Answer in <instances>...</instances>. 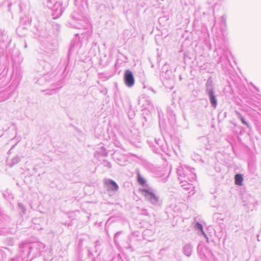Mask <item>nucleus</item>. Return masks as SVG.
Returning a JSON list of instances; mask_svg holds the SVG:
<instances>
[{
    "label": "nucleus",
    "instance_id": "nucleus-7",
    "mask_svg": "<svg viewBox=\"0 0 261 261\" xmlns=\"http://www.w3.org/2000/svg\"><path fill=\"white\" fill-rule=\"evenodd\" d=\"M138 181L142 185H143L145 183V179L142 177L139 174H138Z\"/></svg>",
    "mask_w": 261,
    "mask_h": 261
},
{
    "label": "nucleus",
    "instance_id": "nucleus-2",
    "mask_svg": "<svg viewBox=\"0 0 261 261\" xmlns=\"http://www.w3.org/2000/svg\"><path fill=\"white\" fill-rule=\"evenodd\" d=\"M108 188L112 191H116L118 189V186L113 180H110L106 182Z\"/></svg>",
    "mask_w": 261,
    "mask_h": 261
},
{
    "label": "nucleus",
    "instance_id": "nucleus-1",
    "mask_svg": "<svg viewBox=\"0 0 261 261\" xmlns=\"http://www.w3.org/2000/svg\"><path fill=\"white\" fill-rule=\"evenodd\" d=\"M124 80L125 85L129 87H132L135 83V79L132 71L128 69L125 71Z\"/></svg>",
    "mask_w": 261,
    "mask_h": 261
},
{
    "label": "nucleus",
    "instance_id": "nucleus-8",
    "mask_svg": "<svg viewBox=\"0 0 261 261\" xmlns=\"http://www.w3.org/2000/svg\"><path fill=\"white\" fill-rule=\"evenodd\" d=\"M196 225L197 227L201 231L202 234H205L204 232L203 231V230L202 225L199 223H197L196 224Z\"/></svg>",
    "mask_w": 261,
    "mask_h": 261
},
{
    "label": "nucleus",
    "instance_id": "nucleus-5",
    "mask_svg": "<svg viewBox=\"0 0 261 261\" xmlns=\"http://www.w3.org/2000/svg\"><path fill=\"white\" fill-rule=\"evenodd\" d=\"M235 184L237 185L242 186L243 185V178L241 174H237L234 176Z\"/></svg>",
    "mask_w": 261,
    "mask_h": 261
},
{
    "label": "nucleus",
    "instance_id": "nucleus-6",
    "mask_svg": "<svg viewBox=\"0 0 261 261\" xmlns=\"http://www.w3.org/2000/svg\"><path fill=\"white\" fill-rule=\"evenodd\" d=\"M236 113L238 115V117L240 118L241 122L244 124H245V125H246L247 127H249V125L247 123V122L245 121L244 118H243V117L242 116V115L239 112H236Z\"/></svg>",
    "mask_w": 261,
    "mask_h": 261
},
{
    "label": "nucleus",
    "instance_id": "nucleus-4",
    "mask_svg": "<svg viewBox=\"0 0 261 261\" xmlns=\"http://www.w3.org/2000/svg\"><path fill=\"white\" fill-rule=\"evenodd\" d=\"M208 94L210 97L211 103L214 107H216L217 105V101L215 98L213 91L212 90H210Z\"/></svg>",
    "mask_w": 261,
    "mask_h": 261
},
{
    "label": "nucleus",
    "instance_id": "nucleus-3",
    "mask_svg": "<svg viewBox=\"0 0 261 261\" xmlns=\"http://www.w3.org/2000/svg\"><path fill=\"white\" fill-rule=\"evenodd\" d=\"M141 192H142V193H144L145 196L147 197L148 198H153L155 201L157 200L156 197L155 196V195L153 193L149 192L146 189H142Z\"/></svg>",
    "mask_w": 261,
    "mask_h": 261
}]
</instances>
